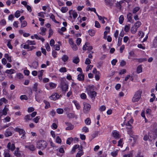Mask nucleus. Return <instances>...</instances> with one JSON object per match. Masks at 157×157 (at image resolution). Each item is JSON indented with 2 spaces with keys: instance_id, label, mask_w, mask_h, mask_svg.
<instances>
[{
  "instance_id": "1",
  "label": "nucleus",
  "mask_w": 157,
  "mask_h": 157,
  "mask_svg": "<svg viewBox=\"0 0 157 157\" xmlns=\"http://www.w3.org/2000/svg\"><path fill=\"white\" fill-rule=\"evenodd\" d=\"M142 91L141 90H139L135 92L132 99V101L134 102L139 101L141 98Z\"/></svg>"
},
{
  "instance_id": "2",
  "label": "nucleus",
  "mask_w": 157,
  "mask_h": 157,
  "mask_svg": "<svg viewBox=\"0 0 157 157\" xmlns=\"http://www.w3.org/2000/svg\"><path fill=\"white\" fill-rule=\"evenodd\" d=\"M47 143L44 140L38 141L37 143L36 147L39 149H44L47 146Z\"/></svg>"
},
{
  "instance_id": "3",
  "label": "nucleus",
  "mask_w": 157,
  "mask_h": 157,
  "mask_svg": "<svg viewBox=\"0 0 157 157\" xmlns=\"http://www.w3.org/2000/svg\"><path fill=\"white\" fill-rule=\"evenodd\" d=\"M14 130L16 132H18L20 135H22V136H21V138L22 139H24V137L25 136L26 132L23 129H21L18 128H16L14 129Z\"/></svg>"
},
{
  "instance_id": "4",
  "label": "nucleus",
  "mask_w": 157,
  "mask_h": 157,
  "mask_svg": "<svg viewBox=\"0 0 157 157\" xmlns=\"http://www.w3.org/2000/svg\"><path fill=\"white\" fill-rule=\"evenodd\" d=\"M60 86L63 91H66L68 88L67 85L66 83L64 80L63 78H62L61 80Z\"/></svg>"
},
{
  "instance_id": "5",
  "label": "nucleus",
  "mask_w": 157,
  "mask_h": 157,
  "mask_svg": "<svg viewBox=\"0 0 157 157\" xmlns=\"http://www.w3.org/2000/svg\"><path fill=\"white\" fill-rule=\"evenodd\" d=\"M36 92L35 94V97L36 100L38 102H40V101L41 96L40 95H39V94L41 93L42 91L41 90L39 89L38 90H37V91H35Z\"/></svg>"
},
{
  "instance_id": "6",
  "label": "nucleus",
  "mask_w": 157,
  "mask_h": 157,
  "mask_svg": "<svg viewBox=\"0 0 157 157\" xmlns=\"http://www.w3.org/2000/svg\"><path fill=\"white\" fill-rule=\"evenodd\" d=\"M13 129H14V128L12 127H10L5 132V136L6 137L11 136L12 135V132L11 131Z\"/></svg>"
},
{
  "instance_id": "7",
  "label": "nucleus",
  "mask_w": 157,
  "mask_h": 157,
  "mask_svg": "<svg viewBox=\"0 0 157 157\" xmlns=\"http://www.w3.org/2000/svg\"><path fill=\"white\" fill-rule=\"evenodd\" d=\"M84 108L83 112L84 113H86L88 111L90 110L91 106L90 104L86 103H83Z\"/></svg>"
},
{
  "instance_id": "8",
  "label": "nucleus",
  "mask_w": 157,
  "mask_h": 157,
  "mask_svg": "<svg viewBox=\"0 0 157 157\" xmlns=\"http://www.w3.org/2000/svg\"><path fill=\"white\" fill-rule=\"evenodd\" d=\"M7 148L8 150H11V151H13L15 149V147L14 144L11 143V142H9L7 145Z\"/></svg>"
},
{
  "instance_id": "9",
  "label": "nucleus",
  "mask_w": 157,
  "mask_h": 157,
  "mask_svg": "<svg viewBox=\"0 0 157 157\" xmlns=\"http://www.w3.org/2000/svg\"><path fill=\"white\" fill-rule=\"evenodd\" d=\"M86 90L88 94L94 91L93 86L89 85L87 86L86 88Z\"/></svg>"
},
{
  "instance_id": "10",
  "label": "nucleus",
  "mask_w": 157,
  "mask_h": 157,
  "mask_svg": "<svg viewBox=\"0 0 157 157\" xmlns=\"http://www.w3.org/2000/svg\"><path fill=\"white\" fill-rule=\"evenodd\" d=\"M59 94L57 93H56L53 94L50 97V98L53 100H56L58 99L59 98Z\"/></svg>"
},
{
  "instance_id": "11",
  "label": "nucleus",
  "mask_w": 157,
  "mask_h": 157,
  "mask_svg": "<svg viewBox=\"0 0 157 157\" xmlns=\"http://www.w3.org/2000/svg\"><path fill=\"white\" fill-rule=\"evenodd\" d=\"M65 124L67 126V127L66 128V130H70L73 129L74 127V126L73 125L71 124V123L68 122H66L65 123Z\"/></svg>"
},
{
  "instance_id": "12",
  "label": "nucleus",
  "mask_w": 157,
  "mask_h": 157,
  "mask_svg": "<svg viewBox=\"0 0 157 157\" xmlns=\"http://www.w3.org/2000/svg\"><path fill=\"white\" fill-rule=\"evenodd\" d=\"M88 95L93 100L95 98V97L96 96L97 93L95 91L91 92V93L88 94Z\"/></svg>"
},
{
  "instance_id": "13",
  "label": "nucleus",
  "mask_w": 157,
  "mask_h": 157,
  "mask_svg": "<svg viewBox=\"0 0 157 157\" xmlns=\"http://www.w3.org/2000/svg\"><path fill=\"white\" fill-rule=\"evenodd\" d=\"M26 148H28L30 150L34 151L35 150V146L33 144H30L29 145H26L25 146Z\"/></svg>"
},
{
  "instance_id": "14",
  "label": "nucleus",
  "mask_w": 157,
  "mask_h": 157,
  "mask_svg": "<svg viewBox=\"0 0 157 157\" xmlns=\"http://www.w3.org/2000/svg\"><path fill=\"white\" fill-rule=\"evenodd\" d=\"M112 135L116 139H118L120 137V136L118 132H117L114 131L112 132Z\"/></svg>"
},
{
  "instance_id": "15",
  "label": "nucleus",
  "mask_w": 157,
  "mask_h": 157,
  "mask_svg": "<svg viewBox=\"0 0 157 157\" xmlns=\"http://www.w3.org/2000/svg\"><path fill=\"white\" fill-rule=\"evenodd\" d=\"M4 157H11V156L9 153V151L8 150H4Z\"/></svg>"
},
{
  "instance_id": "16",
  "label": "nucleus",
  "mask_w": 157,
  "mask_h": 157,
  "mask_svg": "<svg viewBox=\"0 0 157 157\" xmlns=\"http://www.w3.org/2000/svg\"><path fill=\"white\" fill-rule=\"evenodd\" d=\"M105 2L106 5L109 6L111 7L113 5V3L112 2V1L111 0H105Z\"/></svg>"
},
{
  "instance_id": "17",
  "label": "nucleus",
  "mask_w": 157,
  "mask_h": 157,
  "mask_svg": "<svg viewBox=\"0 0 157 157\" xmlns=\"http://www.w3.org/2000/svg\"><path fill=\"white\" fill-rule=\"evenodd\" d=\"M84 75L80 74L78 75L77 79L79 81H82L84 80Z\"/></svg>"
},
{
  "instance_id": "18",
  "label": "nucleus",
  "mask_w": 157,
  "mask_h": 157,
  "mask_svg": "<svg viewBox=\"0 0 157 157\" xmlns=\"http://www.w3.org/2000/svg\"><path fill=\"white\" fill-rule=\"evenodd\" d=\"M15 72V70L14 69H11L10 70H7L5 71V73L10 75L14 73Z\"/></svg>"
},
{
  "instance_id": "19",
  "label": "nucleus",
  "mask_w": 157,
  "mask_h": 157,
  "mask_svg": "<svg viewBox=\"0 0 157 157\" xmlns=\"http://www.w3.org/2000/svg\"><path fill=\"white\" fill-rule=\"evenodd\" d=\"M140 8L138 6L134 7L133 9L132 10V13L135 14L140 10Z\"/></svg>"
},
{
  "instance_id": "20",
  "label": "nucleus",
  "mask_w": 157,
  "mask_h": 157,
  "mask_svg": "<svg viewBox=\"0 0 157 157\" xmlns=\"http://www.w3.org/2000/svg\"><path fill=\"white\" fill-rule=\"evenodd\" d=\"M40 29L41 32L40 33H39L43 36L45 35V31L46 30V29L44 27H41Z\"/></svg>"
},
{
  "instance_id": "21",
  "label": "nucleus",
  "mask_w": 157,
  "mask_h": 157,
  "mask_svg": "<svg viewBox=\"0 0 157 157\" xmlns=\"http://www.w3.org/2000/svg\"><path fill=\"white\" fill-rule=\"evenodd\" d=\"M132 14L131 13H129L127 14V18L128 19V21L130 22H132Z\"/></svg>"
},
{
  "instance_id": "22",
  "label": "nucleus",
  "mask_w": 157,
  "mask_h": 157,
  "mask_svg": "<svg viewBox=\"0 0 157 157\" xmlns=\"http://www.w3.org/2000/svg\"><path fill=\"white\" fill-rule=\"evenodd\" d=\"M8 109L6 108V106H5L2 110V115H6L7 114V111H8Z\"/></svg>"
},
{
  "instance_id": "23",
  "label": "nucleus",
  "mask_w": 157,
  "mask_h": 157,
  "mask_svg": "<svg viewBox=\"0 0 157 157\" xmlns=\"http://www.w3.org/2000/svg\"><path fill=\"white\" fill-rule=\"evenodd\" d=\"M24 119L27 121L29 120H32V118L31 117L30 114H28L25 116Z\"/></svg>"
},
{
  "instance_id": "24",
  "label": "nucleus",
  "mask_w": 157,
  "mask_h": 157,
  "mask_svg": "<svg viewBox=\"0 0 157 157\" xmlns=\"http://www.w3.org/2000/svg\"><path fill=\"white\" fill-rule=\"evenodd\" d=\"M137 28L134 26L131 28V31L132 33L134 34L137 31Z\"/></svg>"
},
{
  "instance_id": "25",
  "label": "nucleus",
  "mask_w": 157,
  "mask_h": 157,
  "mask_svg": "<svg viewBox=\"0 0 157 157\" xmlns=\"http://www.w3.org/2000/svg\"><path fill=\"white\" fill-rule=\"evenodd\" d=\"M142 71V68L141 65L138 66L137 68V73H140Z\"/></svg>"
},
{
  "instance_id": "26",
  "label": "nucleus",
  "mask_w": 157,
  "mask_h": 157,
  "mask_svg": "<svg viewBox=\"0 0 157 157\" xmlns=\"http://www.w3.org/2000/svg\"><path fill=\"white\" fill-rule=\"evenodd\" d=\"M62 60L64 62L67 61L68 59V56L66 55H64L61 58Z\"/></svg>"
},
{
  "instance_id": "27",
  "label": "nucleus",
  "mask_w": 157,
  "mask_h": 157,
  "mask_svg": "<svg viewBox=\"0 0 157 157\" xmlns=\"http://www.w3.org/2000/svg\"><path fill=\"white\" fill-rule=\"evenodd\" d=\"M68 10V8L66 7H63L61 9V11L63 13L67 12Z\"/></svg>"
},
{
  "instance_id": "28",
  "label": "nucleus",
  "mask_w": 157,
  "mask_h": 157,
  "mask_svg": "<svg viewBox=\"0 0 157 157\" xmlns=\"http://www.w3.org/2000/svg\"><path fill=\"white\" fill-rule=\"evenodd\" d=\"M123 2L122 1H120L119 2H117L116 3V6L117 7H119V9L120 10L121 9V5L123 3Z\"/></svg>"
},
{
  "instance_id": "29",
  "label": "nucleus",
  "mask_w": 157,
  "mask_h": 157,
  "mask_svg": "<svg viewBox=\"0 0 157 157\" xmlns=\"http://www.w3.org/2000/svg\"><path fill=\"white\" fill-rule=\"evenodd\" d=\"M124 20V16L123 15L120 16L119 18V22L120 24H122Z\"/></svg>"
},
{
  "instance_id": "30",
  "label": "nucleus",
  "mask_w": 157,
  "mask_h": 157,
  "mask_svg": "<svg viewBox=\"0 0 157 157\" xmlns=\"http://www.w3.org/2000/svg\"><path fill=\"white\" fill-rule=\"evenodd\" d=\"M44 101V103L45 104V109H47L49 107H50V105L49 103L48 102L45 100Z\"/></svg>"
},
{
  "instance_id": "31",
  "label": "nucleus",
  "mask_w": 157,
  "mask_h": 157,
  "mask_svg": "<svg viewBox=\"0 0 157 157\" xmlns=\"http://www.w3.org/2000/svg\"><path fill=\"white\" fill-rule=\"evenodd\" d=\"M83 154V152L82 151H79L77 153L76 157H80Z\"/></svg>"
},
{
  "instance_id": "32",
  "label": "nucleus",
  "mask_w": 157,
  "mask_h": 157,
  "mask_svg": "<svg viewBox=\"0 0 157 157\" xmlns=\"http://www.w3.org/2000/svg\"><path fill=\"white\" fill-rule=\"evenodd\" d=\"M133 120L132 119H131L127 123H126L125 124L126 126L132 125L131 124L133 123Z\"/></svg>"
},
{
  "instance_id": "33",
  "label": "nucleus",
  "mask_w": 157,
  "mask_h": 157,
  "mask_svg": "<svg viewBox=\"0 0 157 157\" xmlns=\"http://www.w3.org/2000/svg\"><path fill=\"white\" fill-rule=\"evenodd\" d=\"M21 27H25L27 25V22L26 21H21Z\"/></svg>"
},
{
  "instance_id": "34",
  "label": "nucleus",
  "mask_w": 157,
  "mask_h": 157,
  "mask_svg": "<svg viewBox=\"0 0 157 157\" xmlns=\"http://www.w3.org/2000/svg\"><path fill=\"white\" fill-rule=\"evenodd\" d=\"M40 118V116H37L35 118H34L33 119V121L35 123H37L38 121L39 120Z\"/></svg>"
},
{
  "instance_id": "35",
  "label": "nucleus",
  "mask_w": 157,
  "mask_h": 157,
  "mask_svg": "<svg viewBox=\"0 0 157 157\" xmlns=\"http://www.w3.org/2000/svg\"><path fill=\"white\" fill-rule=\"evenodd\" d=\"M85 123L87 125H90L91 123V120L89 118H87L85 120Z\"/></svg>"
},
{
  "instance_id": "36",
  "label": "nucleus",
  "mask_w": 157,
  "mask_h": 157,
  "mask_svg": "<svg viewBox=\"0 0 157 157\" xmlns=\"http://www.w3.org/2000/svg\"><path fill=\"white\" fill-rule=\"evenodd\" d=\"M26 43L29 45H35V43L34 41H31L29 40H28L26 41Z\"/></svg>"
},
{
  "instance_id": "37",
  "label": "nucleus",
  "mask_w": 157,
  "mask_h": 157,
  "mask_svg": "<svg viewBox=\"0 0 157 157\" xmlns=\"http://www.w3.org/2000/svg\"><path fill=\"white\" fill-rule=\"evenodd\" d=\"M88 32L89 35L91 36H93L95 34V31L93 30H89Z\"/></svg>"
},
{
  "instance_id": "38",
  "label": "nucleus",
  "mask_w": 157,
  "mask_h": 157,
  "mask_svg": "<svg viewBox=\"0 0 157 157\" xmlns=\"http://www.w3.org/2000/svg\"><path fill=\"white\" fill-rule=\"evenodd\" d=\"M56 112L59 114H62L63 112V109L61 108H59L57 109Z\"/></svg>"
},
{
  "instance_id": "39",
  "label": "nucleus",
  "mask_w": 157,
  "mask_h": 157,
  "mask_svg": "<svg viewBox=\"0 0 157 157\" xmlns=\"http://www.w3.org/2000/svg\"><path fill=\"white\" fill-rule=\"evenodd\" d=\"M79 59L78 58V57H76L73 60V62L75 63V64H77L79 62Z\"/></svg>"
},
{
  "instance_id": "40",
  "label": "nucleus",
  "mask_w": 157,
  "mask_h": 157,
  "mask_svg": "<svg viewBox=\"0 0 157 157\" xmlns=\"http://www.w3.org/2000/svg\"><path fill=\"white\" fill-rule=\"evenodd\" d=\"M73 102L74 103L77 109H79L80 108V106L79 103L76 101H73Z\"/></svg>"
},
{
  "instance_id": "41",
  "label": "nucleus",
  "mask_w": 157,
  "mask_h": 157,
  "mask_svg": "<svg viewBox=\"0 0 157 157\" xmlns=\"http://www.w3.org/2000/svg\"><path fill=\"white\" fill-rule=\"evenodd\" d=\"M141 23L140 21H138L134 25V26L136 27V28H138V27H140V26L141 25Z\"/></svg>"
},
{
  "instance_id": "42",
  "label": "nucleus",
  "mask_w": 157,
  "mask_h": 157,
  "mask_svg": "<svg viewBox=\"0 0 157 157\" xmlns=\"http://www.w3.org/2000/svg\"><path fill=\"white\" fill-rule=\"evenodd\" d=\"M38 65V62L36 61H34L32 63V66L35 68L37 67Z\"/></svg>"
},
{
  "instance_id": "43",
  "label": "nucleus",
  "mask_w": 157,
  "mask_h": 157,
  "mask_svg": "<svg viewBox=\"0 0 157 157\" xmlns=\"http://www.w3.org/2000/svg\"><path fill=\"white\" fill-rule=\"evenodd\" d=\"M73 140V139L72 138H68L66 141L67 144L70 145L71 144V141H72Z\"/></svg>"
},
{
  "instance_id": "44",
  "label": "nucleus",
  "mask_w": 157,
  "mask_h": 157,
  "mask_svg": "<svg viewBox=\"0 0 157 157\" xmlns=\"http://www.w3.org/2000/svg\"><path fill=\"white\" fill-rule=\"evenodd\" d=\"M71 47L74 51H76L78 49L77 45L75 44L71 46Z\"/></svg>"
},
{
  "instance_id": "45",
  "label": "nucleus",
  "mask_w": 157,
  "mask_h": 157,
  "mask_svg": "<svg viewBox=\"0 0 157 157\" xmlns=\"http://www.w3.org/2000/svg\"><path fill=\"white\" fill-rule=\"evenodd\" d=\"M5 57L7 59L9 62H11V57L9 56V55L8 54H6L5 55Z\"/></svg>"
},
{
  "instance_id": "46",
  "label": "nucleus",
  "mask_w": 157,
  "mask_h": 157,
  "mask_svg": "<svg viewBox=\"0 0 157 157\" xmlns=\"http://www.w3.org/2000/svg\"><path fill=\"white\" fill-rule=\"evenodd\" d=\"M77 16L78 14L77 13L73 11L72 13V16L74 19H75L77 17Z\"/></svg>"
},
{
  "instance_id": "47",
  "label": "nucleus",
  "mask_w": 157,
  "mask_h": 157,
  "mask_svg": "<svg viewBox=\"0 0 157 157\" xmlns=\"http://www.w3.org/2000/svg\"><path fill=\"white\" fill-rule=\"evenodd\" d=\"M37 84L35 83L34 84L33 86V90L34 91H37Z\"/></svg>"
},
{
  "instance_id": "48",
  "label": "nucleus",
  "mask_w": 157,
  "mask_h": 157,
  "mask_svg": "<svg viewBox=\"0 0 157 157\" xmlns=\"http://www.w3.org/2000/svg\"><path fill=\"white\" fill-rule=\"evenodd\" d=\"M44 71L43 70H42L39 72L38 77L40 79V78H42Z\"/></svg>"
},
{
  "instance_id": "49",
  "label": "nucleus",
  "mask_w": 157,
  "mask_h": 157,
  "mask_svg": "<svg viewBox=\"0 0 157 157\" xmlns=\"http://www.w3.org/2000/svg\"><path fill=\"white\" fill-rule=\"evenodd\" d=\"M14 15L16 17H18L20 15V14L19 11L18 10L15 13Z\"/></svg>"
},
{
  "instance_id": "50",
  "label": "nucleus",
  "mask_w": 157,
  "mask_h": 157,
  "mask_svg": "<svg viewBox=\"0 0 157 157\" xmlns=\"http://www.w3.org/2000/svg\"><path fill=\"white\" fill-rule=\"evenodd\" d=\"M14 155L17 157H19L21 156V154L17 151H15L14 152Z\"/></svg>"
},
{
  "instance_id": "51",
  "label": "nucleus",
  "mask_w": 157,
  "mask_h": 157,
  "mask_svg": "<svg viewBox=\"0 0 157 157\" xmlns=\"http://www.w3.org/2000/svg\"><path fill=\"white\" fill-rule=\"evenodd\" d=\"M137 60H138V62L140 63H141L143 61H147V59L146 58H144L137 59Z\"/></svg>"
},
{
  "instance_id": "52",
  "label": "nucleus",
  "mask_w": 157,
  "mask_h": 157,
  "mask_svg": "<svg viewBox=\"0 0 157 157\" xmlns=\"http://www.w3.org/2000/svg\"><path fill=\"white\" fill-rule=\"evenodd\" d=\"M93 67V65H87L86 69V72H87L88 71H89V69H91Z\"/></svg>"
},
{
  "instance_id": "53",
  "label": "nucleus",
  "mask_w": 157,
  "mask_h": 157,
  "mask_svg": "<svg viewBox=\"0 0 157 157\" xmlns=\"http://www.w3.org/2000/svg\"><path fill=\"white\" fill-rule=\"evenodd\" d=\"M7 46L10 49H12L13 48V47L11 44L10 40H9L8 41Z\"/></svg>"
},
{
  "instance_id": "54",
  "label": "nucleus",
  "mask_w": 157,
  "mask_h": 157,
  "mask_svg": "<svg viewBox=\"0 0 157 157\" xmlns=\"http://www.w3.org/2000/svg\"><path fill=\"white\" fill-rule=\"evenodd\" d=\"M81 39L80 38H78L76 41V43L78 45H79L81 42Z\"/></svg>"
},
{
  "instance_id": "55",
  "label": "nucleus",
  "mask_w": 157,
  "mask_h": 157,
  "mask_svg": "<svg viewBox=\"0 0 157 157\" xmlns=\"http://www.w3.org/2000/svg\"><path fill=\"white\" fill-rule=\"evenodd\" d=\"M81 98L82 99H85L86 98V96L85 94L83 93L80 95Z\"/></svg>"
},
{
  "instance_id": "56",
  "label": "nucleus",
  "mask_w": 157,
  "mask_h": 157,
  "mask_svg": "<svg viewBox=\"0 0 157 157\" xmlns=\"http://www.w3.org/2000/svg\"><path fill=\"white\" fill-rule=\"evenodd\" d=\"M20 99L21 100H27V98L25 95H22L20 97Z\"/></svg>"
},
{
  "instance_id": "57",
  "label": "nucleus",
  "mask_w": 157,
  "mask_h": 157,
  "mask_svg": "<svg viewBox=\"0 0 157 157\" xmlns=\"http://www.w3.org/2000/svg\"><path fill=\"white\" fill-rule=\"evenodd\" d=\"M59 71L61 72H65L67 71V70L65 67H62L59 69Z\"/></svg>"
},
{
  "instance_id": "58",
  "label": "nucleus",
  "mask_w": 157,
  "mask_h": 157,
  "mask_svg": "<svg viewBox=\"0 0 157 157\" xmlns=\"http://www.w3.org/2000/svg\"><path fill=\"white\" fill-rule=\"evenodd\" d=\"M95 26L97 28H99L100 27V25L99 23L97 21H95Z\"/></svg>"
},
{
  "instance_id": "59",
  "label": "nucleus",
  "mask_w": 157,
  "mask_h": 157,
  "mask_svg": "<svg viewBox=\"0 0 157 157\" xmlns=\"http://www.w3.org/2000/svg\"><path fill=\"white\" fill-rule=\"evenodd\" d=\"M122 39V38H120L119 37L118 38V43L117 44V45L118 46H120L121 44V41Z\"/></svg>"
},
{
  "instance_id": "60",
  "label": "nucleus",
  "mask_w": 157,
  "mask_h": 157,
  "mask_svg": "<svg viewBox=\"0 0 157 157\" xmlns=\"http://www.w3.org/2000/svg\"><path fill=\"white\" fill-rule=\"evenodd\" d=\"M106 109V107L104 105H102L99 108V109L101 111H104Z\"/></svg>"
},
{
  "instance_id": "61",
  "label": "nucleus",
  "mask_w": 157,
  "mask_h": 157,
  "mask_svg": "<svg viewBox=\"0 0 157 157\" xmlns=\"http://www.w3.org/2000/svg\"><path fill=\"white\" fill-rule=\"evenodd\" d=\"M50 86L52 88H55L56 84L53 83H50L49 84Z\"/></svg>"
},
{
  "instance_id": "62",
  "label": "nucleus",
  "mask_w": 157,
  "mask_h": 157,
  "mask_svg": "<svg viewBox=\"0 0 157 157\" xmlns=\"http://www.w3.org/2000/svg\"><path fill=\"white\" fill-rule=\"evenodd\" d=\"M91 63L90 60L89 58H86V59L85 63L86 64H89Z\"/></svg>"
},
{
  "instance_id": "63",
  "label": "nucleus",
  "mask_w": 157,
  "mask_h": 157,
  "mask_svg": "<svg viewBox=\"0 0 157 157\" xmlns=\"http://www.w3.org/2000/svg\"><path fill=\"white\" fill-rule=\"evenodd\" d=\"M130 28L129 26L127 25H126L124 27V30L126 32H128Z\"/></svg>"
},
{
  "instance_id": "64",
  "label": "nucleus",
  "mask_w": 157,
  "mask_h": 157,
  "mask_svg": "<svg viewBox=\"0 0 157 157\" xmlns=\"http://www.w3.org/2000/svg\"><path fill=\"white\" fill-rule=\"evenodd\" d=\"M135 157H144V156L141 155L140 152H139L136 155H135Z\"/></svg>"
}]
</instances>
